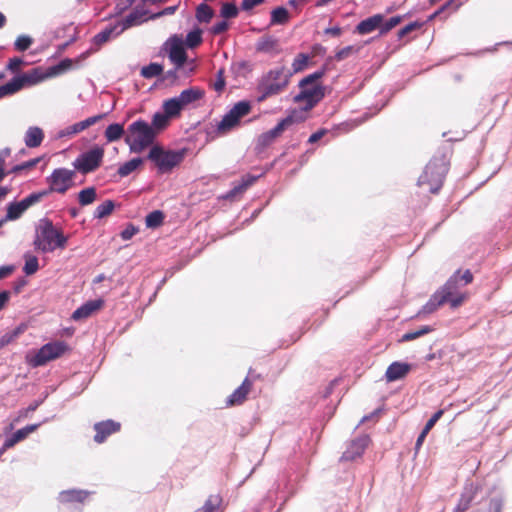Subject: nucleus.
I'll list each match as a JSON object with an SVG mask.
<instances>
[{
  "mask_svg": "<svg viewBox=\"0 0 512 512\" xmlns=\"http://www.w3.org/2000/svg\"><path fill=\"white\" fill-rule=\"evenodd\" d=\"M67 242L68 237L60 229H57L50 219L42 218L39 220L33 240L36 251L51 253L56 249H64Z\"/></svg>",
  "mask_w": 512,
  "mask_h": 512,
  "instance_id": "1",
  "label": "nucleus"
},
{
  "mask_svg": "<svg viewBox=\"0 0 512 512\" xmlns=\"http://www.w3.org/2000/svg\"><path fill=\"white\" fill-rule=\"evenodd\" d=\"M292 75L293 72L285 66L269 70L259 82L258 91L260 96L258 101H263L282 92L287 87Z\"/></svg>",
  "mask_w": 512,
  "mask_h": 512,
  "instance_id": "2",
  "label": "nucleus"
},
{
  "mask_svg": "<svg viewBox=\"0 0 512 512\" xmlns=\"http://www.w3.org/2000/svg\"><path fill=\"white\" fill-rule=\"evenodd\" d=\"M129 135L125 142L128 144L130 152L140 153L145 148L153 144L156 137L155 129L144 120H136L128 127Z\"/></svg>",
  "mask_w": 512,
  "mask_h": 512,
  "instance_id": "3",
  "label": "nucleus"
},
{
  "mask_svg": "<svg viewBox=\"0 0 512 512\" xmlns=\"http://www.w3.org/2000/svg\"><path fill=\"white\" fill-rule=\"evenodd\" d=\"M448 172V163L444 156L434 157L426 165L425 170L418 178V185H428L431 193H437Z\"/></svg>",
  "mask_w": 512,
  "mask_h": 512,
  "instance_id": "4",
  "label": "nucleus"
},
{
  "mask_svg": "<svg viewBox=\"0 0 512 512\" xmlns=\"http://www.w3.org/2000/svg\"><path fill=\"white\" fill-rule=\"evenodd\" d=\"M184 157L185 150H164L160 146H153L147 156L161 174L170 172L183 161Z\"/></svg>",
  "mask_w": 512,
  "mask_h": 512,
  "instance_id": "5",
  "label": "nucleus"
},
{
  "mask_svg": "<svg viewBox=\"0 0 512 512\" xmlns=\"http://www.w3.org/2000/svg\"><path fill=\"white\" fill-rule=\"evenodd\" d=\"M48 77L41 68H33L32 70L13 77L10 81L0 86L1 97L13 95L20 91L23 87L33 86L41 83Z\"/></svg>",
  "mask_w": 512,
  "mask_h": 512,
  "instance_id": "6",
  "label": "nucleus"
},
{
  "mask_svg": "<svg viewBox=\"0 0 512 512\" xmlns=\"http://www.w3.org/2000/svg\"><path fill=\"white\" fill-rule=\"evenodd\" d=\"M205 91L200 87H190L183 90L178 96L167 99L163 103V110L169 115H179L187 106L201 100Z\"/></svg>",
  "mask_w": 512,
  "mask_h": 512,
  "instance_id": "7",
  "label": "nucleus"
},
{
  "mask_svg": "<svg viewBox=\"0 0 512 512\" xmlns=\"http://www.w3.org/2000/svg\"><path fill=\"white\" fill-rule=\"evenodd\" d=\"M251 110L248 101L237 102L218 122L216 132L218 135H225L240 124V119L246 116Z\"/></svg>",
  "mask_w": 512,
  "mask_h": 512,
  "instance_id": "8",
  "label": "nucleus"
},
{
  "mask_svg": "<svg viewBox=\"0 0 512 512\" xmlns=\"http://www.w3.org/2000/svg\"><path fill=\"white\" fill-rule=\"evenodd\" d=\"M104 149L98 145L88 151L81 153L73 162L76 170L82 174H88L95 171L102 163Z\"/></svg>",
  "mask_w": 512,
  "mask_h": 512,
  "instance_id": "9",
  "label": "nucleus"
},
{
  "mask_svg": "<svg viewBox=\"0 0 512 512\" xmlns=\"http://www.w3.org/2000/svg\"><path fill=\"white\" fill-rule=\"evenodd\" d=\"M76 173L67 168L54 169L50 176L46 178L49 188L46 191L64 194L73 186V179Z\"/></svg>",
  "mask_w": 512,
  "mask_h": 512,
  "instance_id": "10",
  "label": "nucleus"
},
{
  "mask_svg": "<svg viewBox=\"0 0 512 512\" xmlns=\"http://www.w3.org/2000/svg\"><path fill=\"white\" fill-rule=\"evenodd\" d=\"M462 287L459 280V271H457L437 292L444 297L445 303H449L452 308H457L464 300V294L460 291Z\"/></svg>",
  "mask_w": 512,
  "mask_h": 512,
  "instance_id": "11",
  "label": "nucleus"
},
{
  "mask_svg": "<svg viewBox=\"0 0 512 512\" xmlns=\"http://www.w3.org/2000/svg\"><path fill=\"white\" fill-rule=\"evenodd\" d=\"M165 48L170 61L176 66V69L181 68L187 60L182 36L175 34L169 37L165 42Z\"/></svg>",
  "mask_w": 512,
  "mask_h": 512,
  "instance_id": "12",
  "label": "nucleus"
},
{
  "mask_svg": "<svg viewBox=\"0 0 512 512\" xmlns=\"http://www.w3.org/2000/svg\"><path fill=\"white\" fill-rule=\"evenodd\" d=\"M299 88L300 92L296 96H294V102H305L306 109L313 108L325 96V89L322 85H311Z\"/></svg>",
  "mask_w": 512,
  "mask_h": 512,
  "instance_id": "13",
  "label": "nucleus"
},
{
  "mask_svg": "<svg viewBox=\"0 0 512 512\" xmlns=\"http://www.w3.org/2000/svg\"><path fill=\"white\" fill-rule=\"evenodd\" d=\"M65 345L61 342L47 343L42 346L34 358V364L36 366H42L48 361L58 358L63 354Z\"/></svg>",
  "mask_w": 512,
  "mask_h": 512,
  "instance_id": "14",
  "label": "nucleus"
},
{
  "mask_svg": "<svg viewBox=\"0 0 512 512\" xmlns=\"http://www.w3.org/2000/svg\"><path fill=\"white\" fill-rule=\"evenodd\" d=\"M293 122L294 119L292 116H287L283 118L281 121L278 122V124L274 128L262 133L259 136L258 145L262 147L269 146L271 143L274 142L276 138H278L284 132V130L287 127L293 124Z\"/></svg>",
  "mask_w": 512,
  "mask_h": 512,
  "instance_id": "15",
  "label": "nucleus"
},
{
  "mask_svg": "<svg viewBox=\"0 0 512 512\" xmlns=\"http://www.w3.org/2000/svg\"><path fill=\"white\" fill-rule=\"evenodd\" d=\"M93 428L95 431L94 441L98 444H101L110 435L120 431L121 424L114 420L108 419L105 421H100V422L95 423Z\"/></svg>",
  "mask_w": 512,
  "mask_h": 512,
  "instance_id": "16",
  "label": "nucleus"
},
{
  "mask_svg": "<svg viewBox=\"0 0 512 512\" xmlns=\"http://www.w3.org/2000/svg\"><path fill=\"white\" fill-rule=\"evenodd\" d=\"M367 435L354 439L341 456L342 461H354L361 457L369 443Z\"/></svg>",
  "mask_w": 512,
  "mask_h": 512,
  "instance_id": "17",
  "label": "nucleus"
},
{
  "mask_svg": "<svg viewBox=\"0 0 512 512\" xmlns=\"http://www.w3.org/2000/svg\"><path fill=\"white\" fill-rule=\"evenodd\" d=\"M104 301L102 299L89 300L78 307L73 313L71 318L74 321H81L89 318L92 314L102 308Z\"/></svg>",
  "mask_w": 512,
  "mask_h": 512,
  "instance_id": "18",
  "label": "nucleus"
},
{
  "mask_svg": "<svg viewBox=\"0 0 512 512\" xmlns=\"http://www.w3.org/2000/svg\"><path fill=\"white\" fill-rule=\"evenodd\" d=\"M478 490V485L473 483L466 484L454 512H465L468 510L471 503L475 500Z\"/></svg>",
  "mask_w": 512,
  "mask_h": 512,
  "instance_id": "19",
  "label": "nucleus"
},
{
  "mask_svg": "<svg viewBox=\"0 0 512 512\" xmlns=\"http://www.w3.org/2000/svg\"><path fill=\"white\" fill-rule=\"evenodd\" d=\"M105 115L106 114L95 115V116L89 117L83 121L77 122L73 125H70L59 132V137H68V136H72L77 133H80L83 130L87 129L88 127L96 124L103 117H105Z\"/></svg>",
  "mask_w": 512,
  "mask_h": 512,
  "instance_id": "20",
  "label": "nucleus"
},
{
  "mask_svg": "<svg viewBox=\"0 0 512 512\" xmlns=\"http://www.w3.org/2000/svg\"><path fill=\"white\" fill-rule=\"evenodd\" d=\"M145 15H146L145 10L135 8L123 19L116 22V24L119 28L118 30H120V32L123 33L128 28L142 23L144 21Z\"/></svg>",
  "mask_w": 512,
  "mask_h": 512,
  "instance_id": "21",
  "label": "nucleus"
},
{
  "mask_svg": "<svg viewBox=\"0 0 512 512\" xmlns=\"http://www.w3.org/2000/svg\"><path fill=\"white\" fill-rule=\"evenodd\" d=\"M89 492L82 489H69L59 493L58 500L63 504L83 503Z\"/></svg>",
  "mask_w": 512,
  "mask_h": 512,
  "instance_id": "22",
  "label": "nucleus"
},
{
  "mask_svg": "<svg viewBox=\"0 0 512 512\" xmlns=\"http://www.w3.org/2000/svg\"><path fill=\"white\" fill-rule=\"evenodd\" d=\"M251 386L252 383L248 378H245L242 384L227 398V406H235L241 404L246 399Z\"/></svg>",
  "mask_w": 512,
  "mask_h": 512,
  "instance_id": "23",
  "label": "nucleus"
},
{
  "mask_svg": "<svg viewBox=\"0 0 512 512\" xmlns=\"http://www.w3.org/2000/svg\"><path fill=\"white\" fill-rule=\"evenodd\" d=\"M383 20L384 17L381 14H375L371 17H368L358 23L356 26V32L361 35L369 34L378 27H381Z\"/></svg>",
  "mask_w": 512,
  "mask_h": 512,
  "instance_id": "24",
  "label": "nucleus"
},
{
  "mask_svg": "<svg viewBox=\"0 0 512 512\" xmlns=\"http://www.w3.org/2000/svg\"><path fill=\"white\" fill-rule=\"evenodd\" d=\"M410 371V365L402 362H393L386 370L385 377L388 382L403 378Z\"/></svg>",
  "mask_w": 512,
  "mask_h": 512,
  "instance_id": "25",
  "label": "nucleus"
},
{
  "mask_svg": "<svg viewBox=\"0 0 512 512\" xmlns=\"http://www.w3.org/2000/svg\"><path fill=\"white\" fill-rule=\"evenodd\" d=\"M41 424L42 423L30 424L17 430L10 437L6 438V447L15 446L18 442L24 440L30 433L35 432Z\"/></svg>",
  "mask_w": 512,
  "mask_h": 512,
  "instance_id": "26",
  "label": "nucleus"
},
{
  "mask_svg": "<svg viewBox=\"0 0 512 512\" xmlns=\"http://www.w3.org/2000/svg\"><path fill=\"white\" fill-rule=\"evenodd\" d=\"M43 139V130L37 126L29 127L24 136V142L28 148H36L40 146Z\"/></svg>",
  "mask_w": 512,
  "mask_h": 512,
  "instance_id": "27",
  "label": "nucleus"
},
{
  "mask_svg": "<svg viewBox=\"0 0 512 512\" xmlns=\"http://www.w3.org/2000/svg\"><path fill=\"white\" fill-rule=\"evenodd\" d=\"M118 29L119 28L116 23L107 26L101 32H99L93 37V43L97 46L105 44L111 38L117 37L120 34H122V32H120V30Z\"/></svg>",
  "mask_w": 512,
  "mask_h": 512,
  "instance_id": "28",
  "label": "nucleus"
},
{
  "mask_svg": "<svg viewBox=\"0 0 512 512\" xmlns=\"http://www.w3.org/2000/svg\"><path fill=\"white\" fill-rule=\"evenodd\" d=\"M256 50L263 53L276 52L278 51V39L271 35L263 36L258 39L256 43Z\"/></svg>",
  "mask_w": 512,
  "mask_h": 512,
  "instance_id": "29",
  "label": "nucleus"
},
{
  "mask_svg": "<svg viewBox=\"0 0 512 512\" xmlns=\"http://www.w3.org/2000/svg\"><path fill=\"white\" fill-rule=\"evenodd\" d=\"M143 164V159L140 157L132 158L131 160L121 164L118 168V175L121 178L129 176L136 169H138Z\"/></svg>",
  "mask_w": 512,
  "mask_h": 512,
  "instance_id": "30",
  "label": "nucleus"
},
{
  "mask_svg": "<svg viewBox=\"0 0 512 512\" xmlns=\"http://www.w3.org/2000/svg\"><path fill=\"white\" fill-rule=\"evenodd\" d=\"M49 194V191L42 190L38 192H34L29 194L27 197L23 198L20 201H17L24 212L29 209L31 206L39 203L44 197Z\"/></svg>",
  "mask_w": 512,
  "mask_h": 512,
  "instance_id": "31",
  "label": "nucleus"
},
{
  "mask_svg": "<svg viewBox=\"0 0 512 512\" xmlns=\"http://www.w3.org/2000/svg\"><path fill=\"white\" fill-rule=\"evenodd\" d=\"M49 194V191L42 190L38 192H34L29 194L27 197L23 198L20 201H17L24 212L29 209L31 206L39 203L44 197Z\"/></svg>",
  "mask_w": 512,
  "mask_h": 512,
  "instance_id": "32",
  "label": "nucleus"
},
{
  "mask_svg": "<svg viewBox=\"0 0 512 512\" xmlns=\"http://www.w3.org/2000/svg\"><path fill=\"white\" fill-rule=\"evenodd\" d=\"M49 194V191L42 190L38 192H34L29 194L27 197L23 198L20 201H17L24 212L29 209L31 206L39 203L44 197Z\"/></svg>",
  "mask_w": 512,
  "mask_h": 512,
  "instance_id": "33",
  "label": "nucleus"
},
{
  "mask_svg": "<svg viewBox=\"0 0 512 512\" xmlns=\"http://www.w3.org/2000/svg\"><path fill=\"white\" fill-rule=\"evenodd\" d=\"M49 194V191L42 190L38 192H34L29 194L27 197L23 198L20 201H17L24 212L29 209L31 206L39 203L44 197Z\"/></svg>",
  "mask_w": 512,
  "mask_h": 512,
  "instance_id": "34",
  "label": "nucleus"
},
{
  "mask_svg": "<svg viewBox=\"0 0 512 512\" xmlns=\"http://www.w3.org/2000/svg\"><path fill=\"white\" fill-rule=\"evenodd\" d=\"M124 125L120 123H112L107 126L104 135L108 142H115L124 135Z\"/></svg>",
  "mask_w": 512,
  "mask_h": 512,
  "instance_id": "35",
  "label": "nucleus"
},
{
  "mask_svg": "<svg viewBox=\"0 0 512 512\" xmlns=\"http://www.w3.org/2000/svg\"><path fill=\"white\" fill-rule=\"evenodd\" d=\"M445 304L444 297L437 291L431 296L429 301L422 307L420 314L433 313L438 307Z\"/></svg>",
  "mask_w": 512,
  "mask_h": 512,
  "instance_id": "36",
  "label": "nucleus"
},
{
  "mask_svg": "<svg viewBox=\"0 0 512 512\" xmlns=\"http://www.w3.org/2000/svg\"><path fill=\"white\" fill-rule=\"evenodd\" d=\"M6 210H7V212H6L5 217L3 219H1L3 221V223H5L7 221L18 220L24 213V210L21 208V206L19 205V203L17 201L10 202L7 205Z\"/></svg>",
  "mask_w": 512,
  "mask_h": 512,
  "instance_id": "37",
  "label": "nucleus"
},
{
  "mask_svg": "<svg viewBox=\"0 0 512 512\" xmlns=\"http://www.w3.org/2000/svg\"><path fill=\"white\" fill-rule=\"evenodd\" d=\"M502 500L500 498H491L480 504L475 512H501Z\"/></svg>",
  "mask_w": 512,
  "mask_h": 512,
  "instance_id": "38",
  "label": "nucleus"
},
{
  "mask_svg": "<svg viewBox=\"0 0 512 512\" xmlns=\"http://www.w3.org/2000/svg\"><path fill=\"white\" fill-rule=\"evenodd\" d=\"M97 198L96 188L91 186L82 189L78 193V201L81 206H87L92 204Z\"/></svg>",
  "mask_w": 512,
  "mask_h": 512,
  "instance_id": "39",
  "label": "nucleus"
},
{
  "mask_svg": "<svg viewBox=\"0 0 512 512\" xmlns=\"http://www.w3.org/2000/svg\"><path fill=\"white\" fill-rule=\"evenodd\" d=\"M289 19V12L288 10L283 7L279 6L276 7L271 11V25H282L285 24Z\"/></svg>",
  "mask_w": 512,
  "mask_h": 512,
  "instance_id": "40",
  "label": "nucleus"
},
{
  "mask_svg": "<svg viewBox=\"0 0 512 512\" xmlns=\"http://www.w3.org/2000/svg\"><path fill=\"white\" fill-rule=\"evenodd\" d=\"M222 499L219 495H211L204 505L195 512H219Z\"/></svg>",
  "mask_w": 512,
  "mask_h": 512,
  "instance_id": "41",
  "label": "nucleus"
},
{
  "mask_svg": "<svg viewBox=\"0 0 512 512\" xmlns=\"http://www.w3.org/2000/svg\"><path fill=\"white\" fill-rule=\"evenodd\" d=\"M213 15V9L206 3H201L196 8V19L201 23L210 22Z\"/></svg>",
  "mask_w": 512,
  "mask_h": 512,
  "instance_id": "42",
  "label": "nucleus"
},
{
  "mask_svg": "<svg viewBox=\"0 0 512 512\" xmlns=\"http://www.w3.org/2000/svg\"><path fill=\"white\" fill-rule=\"evenodd\" d=\"M176 116L177 115H169L165 110L164 112H157L152 118V127L157 130H161L168 125L170 118Z\"/></svg>",
  "mask_w": 512,
  "mask_h": 512,
  "instance_id": "43",
  "label": "nucleus"
},
{
  "mask_svg": "<svg viewBox=\"0 0 512 512\" xmlns=\"http://www.w3.org/2000/svg\"><path fill=\"white\" fill-rule=\"evenodd\" d=\"M115 203L112 200H105L103 203L98 205L94 211V218L102 219L110 215L114 210Z\"/></svg>",
  "mask_w": 512,
  "mask_h": 512,
  "instance_id": "44",
  "label": "nucleus"
},
{
  "mask_svg": "<svg viewBox=\"0 0 512 512\" xmlns=\"http://www.w3.org/2000/svg\"><path fill=\"white\" fill-rule=\"evenodd\" d=\"M201 43H202V30L198 27L193 29L186 35V39L184 42V44L188 48H191V49L199 46Z\"/></svg>",
  "mask_w": 512,
  "mask_h": 512,
  "instance_id": "45",
  "label": "nucleus"
},
{
  "mask_svg": "<svg viewBox=\"0 0 512 512\" xmlns=\"http://www.w3.org/2000/svg\"><path fill=\"white\" fill-rule=\"evenodd\" d=\"M163 72V66L159 63H150L149 65L143 66L141 69V76L146 79H151L161 75Z\"/></svg>",
  "mask_w": 512,
  "mask_h": 512,
  "instance_id": "46",
  "label": "nucleus"
},
{
  "mask_svg": "<svg viewBox=\"0 0 512 512\" xmlns=\"http://www.w3.org/2000/svg\"><path fill=\"white\" fill-rule=\"evenodd\" d=\"M433 331V328L431 326H428V325H424L422 326L421 328H419L418 330H415V331H409L405 334H403L399 340V342H408V341H412V340H415L425 334H428L430 332Z\"/></svg>",
  "mask_w": 512,
  "mask_h": 512,
  "instance_id": "47",
  "label": "nucleus"
},
{
  "mask_svg": "<svg viewBox=\"0 0 512 512\" xmlns=\"http://www.w3.org/2000/svg\"><path fill=\"white\" fill-rule=\"evenodd\" d=\"M25 258V264L23 267V272L26 275H33L35 274L39 269V263L38 258L34 255H31L29 253H26L24 255Z\"/></svg>",
  "mask_w": 512,
  "mask_h": 512,
  "instance_id": "48",
  "label": "nucleus"
},
{
  "mask_svg": "<svg viewBox=\"0 0 512 512\" xmlns=\"http://www.w3.org/2000/svg\"><path fill=\"white\" fill-rule=\"evenodd\" d=\"M326 69L322 68L320 70L315 71L312 74L307 75L299 82V87L311 86V85H320L318 81L325 75Z\"/></svg>",
  "mask_w": 512,
  "mask_h": 512,
  "instance_id": "49",
  "label": "nucleus"
},
{
  "mask_svg": "<svg viewBox=\"0 0 512 512\" xmlns=\"http://www.w3.org/2000/svg\"><path fill=\"white\" fill-rule=\"evenodd\" d=\"M163 220V212L160 210H154L146 216L145 223L149 228H156L162 224Z\"/></svg>",
  "mask_w": 512,
  "mask_h": 512,
  "instance_id": "50",
  "label": "nucleus"
},
{
  "mask_svg": "<svg viewBox=\"0 0 512 512\" xmlns=\"http://www.w3.org/2000/svg\"><path fill=\"white\" fill-rule=\"evenodd\" d=\"M309 59L310 58H309L308 54H305V53L298 54L295 57V59L293 60L292 69L290 71L293 72V74L301 72L307 66Z\"/></svg>",
  "mask_w": 512,
  "mask_h": 512,
  "instance_id": "51",
  "label": "nucleus"
},
{
  "mask_svg": "<svg viewBox=\"0 0 512 512\" xmlns=\"http://www.w3.org/2000/svg\"><path fill=\"white\" fill-rule=\"evenodd\" d=\"M238 12V7L234 3H224L221 7V16L226 19L236 17Z\"/></svg>",
  "mask_w": 512,
  "mask_h": 512,
  "instance_id": "52",
  "label": "nucleus"
},
{
  "mask_svg": "<svg viewBox=\"0 0 512 512\" xmlns=\"http://www.w3.org/2000/svg\"><path fill=\"white\" fill-rule=\"evenodd\" d=\"M32 42H33V40L31 37H29L27 35H21V36L17 37V39L14 43V46H15L16 50L23 52V51H26L27 49H29Z\"/></svg>",
  "mask_w": 512,
  "mask_h": 512,
  "instance_id": "53",
  "label": "nucleus"
},
{
  "mask_svg": "<svg viewBox=\"0 0 512 512\" xmlns=\"http://www.w3.org/2000/svg\"><path fill=\"white\" fill-rule=\"evenodd\" d=\"M256 177L247 176L246 179H243V182L240 185L235 186L228 194V196H234L238 193L243 192L247 187L254 183Z\"/></svg>",
  "mask_w": 512,
  "mask_h": 512,
  "instance_id": "54",
  "label": "nucleus"
},
{
  "mask_svg": "<svg viewBox=\"0 0 512 512\" xmlns=\"http://www.w3.org/2000/svg\"><path fill=\"white\" fill-rule=\"evenodd\" d=\"M39 161H40L39 158H34V159L28 160L26 162H23L21 164L15 165L14 167H12V169L9 171V173L17 174L22 170L33 168L34 166H36L38 164Z\"/></svg>",
  "mask_w": 512,
  "mask_h": 512,
  "instance_id": "55",
  "label": "nucleus"
},
{
  "mask_svg": "<svg viewBox=\"0 0 512 512\" xmlns=\"http://www.w3.org/2000/svg\"><path fill=\"white\" fill-rule=\"evenodd\" d=\"M42 401L43 400H35L27 408L21 409L18 413V418L15 421L26 418L29 413L34 412L42 404Z\"/></svg>",
  "mask_w": 512,
  "mask_h": 512,
  "instance_id": "56",
  "label": "nucleus"
},
{
  "mask_svg": "<svg viewBox=\"0 0 512 512\" xmlns=\"http://www.w3.org/2000/svg\"><path fill=\"white\" fill-rule=\"evenodd\" d=\"M402 18L400 16H394L391 17L389 20H387L381 27L380 32L381 34L387 33L392 28L397 26L401 22Z\"/></svg>",
  "mask_w": 512,
  "mask_h": 512,
  "instance_id": "57",
  "label": "nucleus"
},
{
  "mask_svg": "<svg viewBox=\"0 0 512 512\" xmlns=\"http://www.w3.org/2000/svg\"><path fill=\"white\" fill-rule=\"evenodd\" d=\"M354 52H357V49H355L354 46H346L342 49H340L336 54H335V59L337 61H342L346 58H348L352 53Z\"/></svg>",
  "mask_w": 512,
  "mask_h": 512,
  "instance_id": "58",
  "label": "nucleus"
},
{
  "mask_svg": "<svg viewBox=\"0 0 512 512\" xmlns=\"http://www.w3.org/2000/svg\"><path fill=\"white\" fill-rule=\"evenodd\" d=\"M421 27V23L419 22H412V23H409L408 25L404 26L403 28H401L398 32V36L399 38H403L404 36H406L407 34H409L410 32L418 29Z\"/></svg>",
  "mask_w": 512,
  "mask_h": 512,
  "instance_id": "59",
  "label": "nucleus"
},
{
  "mask_svg": "<svg viewBox=\"0 0 512 512\" xmlns=\"http://www.w3.org/2000/svg\"><path fill=\"white\" fill-rule=\"evenodd\" d=\"M443 414H444V410L443 409H440L437 412H435L432 415V417L425 424L424 429H426V431L429 432L434 427L436 422L442 417Z\"/></svg>",
  "mask_w": 512,
  "mask_h": 512,
  "instance_id": "60",
  "label": "nucleus"
},
{
  "mask_svg": "<svg viewBox=\"0 0 512 512\" xmlns=\"http://www.w3.org/2000/svg\"><path fill=\"white\" fill-rule=\"evenodd\" d=\"M228 27H229L228 22L226 20H222V21L215 23L212 26L211 32L215 35H218V34L225 32L228 29Z\"/></svg>",
  "mask_w": 512,
  "mask_h": 512,
  "instance_id": "61",
  "label": "nucleus"
},
{
  "mask_svg": "<svg viewBox=\"0 0 512 512\" xmlns=\"http://www.w3.org/2000/svg\"><path fill=\"white\" fill-rule=\"evenodd\" d=\"M224 70L220 69L217 73V79L214 83V89L217 92H221L225 87Z\"/></svg>",
  "mask_w": 512,
  "mask_h": 512,
  "instance_id": "62",
  "label": "nucleus"
},
{
  "mask_svg": "<svg viewBox=\"0 0 512 512\" xmlns=\"http://www.w3.org/2000/svg\"><path fill=\"white\" fill-rule=\"evenodd\" d=\"M263 2L264 0H242L240 7L243 11H250L255 6L260 5Z\"/></svg>",
  "mask_w": 512,
  "mask_h": 512,
  "instance_id": "63",
  "label": "nucleus"
},
{
  "mask_svg": "<svg viewBox=\"0 0 512 512\" xmlns=\"http://www.w3.org/2000/svg\"><path fill=\"white\" fill-rule=\"evenodd\" d=\"M22 63H23V60L19 57L11 58L7 64V69L12 72H16L19 70Z\"/></svg>",
  "mask_w": 512,
  "mask_h": 512,
  "instance_id": "64",
  "label": "nucleus"
}]
</instances>
